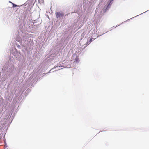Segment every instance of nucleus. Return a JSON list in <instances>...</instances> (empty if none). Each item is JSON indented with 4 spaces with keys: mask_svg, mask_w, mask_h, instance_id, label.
I'll return each instance as SVG.
<instances>
[{
    "mask_svg": "<svg viewBox=\"0 0 149 149\" xmlns=\"http://www.w3.org/2000/svg\"><path fill=\"white\" fill-rule=\"evenodd\" d=\"M55 14L57 18L62 17L64 15V14L62 12H56Z\"/></svg>",
    "mask_w": 149,
    "mask_h": 149,
    "instance_id": "1",
    "label": "nucleus"
},
{
    "mask_svg": "<svg viewBox=\"0 0 149 149\" xmlns=\"http://www.w3.org/2000/svg\"><path fill=\"white\" fill-rule=\"evenodd\" d=\"M13 4V7H15L17 6V5L14 4Z\"/></svg>",
    "mask_w": 149,
    "mask_h": 149,
    "instance_id": "2",
    "label": "nucleus"
},
{
    "mask_svg": "<svg viewBox=\"0 0 149 149\" xmlns=\"http://www.w3.org/2000/svg\"><path fill=\"white\" fill-rule=\"evenodd\" d=\"M92 39H93V38H91V39H90V40L89 41L90 43L92 41Z\"/></svg>",
    "mask_w": 149,
    "mask_h": 149,
    "instance_id": "3",
    "label": "nucleus"
},
{
    "mask_svg": "<svg viewBox=\"0 0 149 149\" xmlns=\"http://www.w3.org/2000/svg\"><path fill=\"white\" fill-rule=\"evenodd\" d=\"M75 60H76V61H77L78 60V58H76Z\"/></svg>",
    "mask_w": 149,
    "mask_h": 149,
    "instance_id": "4",
    "label": "nucleus"
}]
</instances>
